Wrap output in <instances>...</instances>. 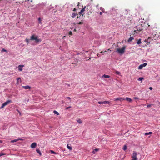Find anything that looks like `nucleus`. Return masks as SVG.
<instances>
[{"mask_svg": "<svg viewBox=\"0 0 160 160\" xmlns=\"http://www.w3.org/2000/svg\"><path fill=\"white\" fill-rule=\"evenodd\" d=\"M102 12H100V14L101 15H102Z\"/></svg>", "mask_w": 160, "mask_h": 160, "instance_id": "nucleus-44", "label": "nucleus"}, {"mask_svg": "<svg viewBox=\"0 0 160 160\" xmlns=\"http://www.w3.org/2000/svg\"><path fill=\"white\" fill-rule=\"evenodd\" d=\"M78 13H72V16H71V17L72 18H75V17H76V16H78Z\"/></svg>", "mask_w": 160, "mask_h": 160, "instance_id": "nucleus-12", "label": "nucleus"}, {"mask_svg": "<svg viewBox=\"0 0 160 160\" xmlns=\"http://www.w3.org/2000/svg\"><path fill=\"white\" fill-rule=\"evenodd\" d=\"M144 79V78L142 77H140L138 79V81H142Z\"/></svg>", "mask_w": 160, "mask_h": 160, "instance_id": "nucleus-29", "label": "nucleus"}, {"mask_svg": "<svg viewBox=\"0 0 160 160\" xmlns=\"http://www.w3.org/2000/svg\"><path fill=\"white\" fill-rule=\"evenodd\" d=\"M71 108V106H69L68 107H67L66 108V109H68L69 108Z\"/></svg>", "mask_w": 160, "mask_h": 160, "instance_id": "nucleus-38", "label": "nucleus"}, {"mask_svg": "<svg viewBox=\"0 0 160 160\" xmlns=\"http://www.w3.org/2000/svg\"><path fill=\"white\" fill-rule=\"evenodd\" d=\"M77 19L78 18H79V17H78V16L77 17Z\"/></svg>", "mask_w": 160, "mask_h": 160, "instance_id": "nucleus-47", "label": "nucleus"}, {"mask_svg": "<svg viewBox=\"0 0 160 160\" xmlns=\"http://www.w3.org/2000/svg\"><path fill=\"white\" fill-rule=\"evenodd\" d=\"M141 39H139L138 40V41L137 42V43L138 44H140L142 43V42L141 41Z\"/></svg>", "mask_w": 160, "mask_h": 160, "instance_id": "nucleus-17", "label": "nucleus"}, {"mask_svg": "<svg viewBox=\"0 0 160 160\" xmlns=\"http://www.w3.org/2000/svg\"><path fill=\"white\" fill-rule=\"evenodd\" d=\"M49 152L51 153H52V154H57V153L55 152L54 151H53V150H50Z\"/></svg>", "mask_w": 160, "mask_h": 160, "instance_id": "nucleus-26", "label": "nucleus"}, {"mask_svg": "<svg viewBox=\"0 0 160 160\" xmlns=\"http://www.w3.org/2000/svg\"><path fill=\"white\" fill-rule=\"evenodd\" d=\"M103 52L102 51V52H100V53H102Z\"/></svg>", "mask_w": 160, "mask_h": 160, "instance_id": "nucleus-48", "label": "nucleus"}, {"mask_svg": "<svg viewBox=\"0 0 160 160\" xmlns=\"http://www.w3.org/2000/svg\"><path fill=\"white\" fill-rule=\"evenodd\" d=\"M67 148L69 150H71L72 149V147L69 145L68 144L67 146Z\"/></svg>", "mask_w": 160, "mask_h": 160, "instance_id": "nucleus-18", "label": "nucleus"}, {"mask_svg": "<svg viewBox=\"0 0 160 160\" xmlns=\"http://www.w3.org/2000/svg\"><path fill=\"white\" fill-rule=\"evenodd\" d=\"M98 104H111V102H110L108 101H103V102L99 101L98 102Z\"/></svg>", "mask_w": 160, "mask_h": 160, "instance_id": "nucleus-6", "label": "nucleus"}, {"mask_svg": "<svg viewBox=\"0 0 160 160\" xmlns=\"http://www.w3.org/2000/svg\"><path fill=\"white\" fill-rule=\"evenodd\" d=\"M12 102V101L10 100H7V101L5 102L4 103L2 104L1 107L0 108H3L5 106L7 105L8 104H10Z\"/></svg>", "mask_w": 160, "mask_h": 160, "instance_id": "nucleus-3", "label": "nucleus"}, {"mask_svg": "<svg viewBox=\"0 0 160 160\" xmlns=\"http://www.w3.org/2000/svg\"><path fill=\"white\" fill-rule=\"evenodd\" d=\"M151 39V38L149 37V38H148L147 40H145V41L146 42H148L149 43H150V41L149 40V39Z\"/></svg>", "mask_w": 160, "mask_h": 160, "instance_id": "nucleus-25", "label": "nucleus"}, {"mask_svg": "<svg viewBox=\"0 0 160 160\" xmlns=\"http://www.w3.org/2000/svg\"><path fill=\"white\" fill-rule=\"evenodd\" d=\"M127 146L126 145H124L123 148V149L125 151L127 149Z\"/></svg>", "mask_w": 160, "mask_h": 160, "instance_id": "nucleus-27", "label": "nucleus"}, {"mask_svg": "<svg viewBox=\"0 0 160 160\" xmlns=\"http://www.w3.org/2000/svg\"><path fill=\"white\" fill-rule=\"evenodd\" d=\"M17 83L18 84L19 82H20V83L22 81L21 78H18L17 79Z\"/></svg>", "mask_w": 160, "mask_h": 160, "instance_id": "nucleus-21", "label": "nucleus"}, {"mask_svg": "<svg viewBox=\"0 0 160 160\" xmlns=\"http://www.w3.org/2000/svg\"><path fill=\"white\" fill-rule=\"evenodd\" d=\"M42 21V19H41V18H38V23L40 24H42V22H41Z\"/></svg>", "mask_w": 160, "mask_h": 160, "instance_id": "nucleus-19", "label": "nucleus"}, {"mask_svg": "<svg viewBox=\"0 0 160 160\" xmlns=\"http://www.w3.org/2000/svg\"><path fill=\"white\" fill-rule=\"evenodd\" d=\"M2 52H3V51L5 52H7V50H5V49H4V48L2 49Z\"/></svg>", "mask_w": 160, "mask_h": 160, "instance_id": "nucleus-34", "label": "nucleus"}, {"mask_svg": "<svg viewBox=\"0 0 160 160\" xmlns=\"http://www.w3.org/2000/svg\"><path fill=\"white\" fill-rule=\"evenodd\" d=\"M126 100H127V101H128L129 102H131L132 101V100L130 98H128V97H127L126 98Z\"/></svg>", "mask_w": 160, "mask_h": 160, "instance_id": "nucleus-22", "label": "nucleus"}, {"mask_svg": "<svg viewBox=\"0 0 160 160\" xmlns=\"http://www.w3.org/2000/svg\"><path fill=\"white\" fill-rule=\"evenodd\" d=\"M22 87L23 88H24L25 89H31V87L28 85H27V86H22Z\"/></svg>", "mask_w": 160, "mask_h": 160, "instance_id": "nucleus-11", "label": "nucleus"}, {"mask_svg": "<svg viewBox=\"0 0 160 160\" xmlns=\"http://www.w3.org/2000/svg\"><path fill=\"white\" fill-rule=\"evenodd\" d=\"M83 24V22H80L78 23H77V24Z\"/></svg>", "mask_w": 160, "mask_h": 160, "instance_id": "nucleus-36", "label": "nucleus"}, {"mask_svg": "<svg viewBox=\"0 0 160 160\" xmlns=\"http://www.w3.org/2000/svg\"><path fill=\"white\" fill-rule=\"evenodd\" d=\"M149 89L150 90H152V88L151 87H150L149 88Z\"/></svg>", "mask_w": 160, "mask_h": 160, "instance_id": "nucleus-42", "label": "nucleus"}, {"mask_svg": "<svg viewBox=\"0 0 160 160\" xmlns=\"http://www.w3.org/2000/svg\"><path fill=\"white\" fill-rule=\"evenodd\" d=\"M125 99L124 98H123L122 97H120V101H122V100H124Z\"/></svg>", "mask_w": 160, "mask_h": 160, "instance_id": "nucleus-33", "label": "nucleus"}, {"mask_svg": "<svg viewBox=\"0 0 160 160\" xmlns=\"http://www.w3.org/2000/svg\"><path fill=\"white\" fill-rule=\"evenodd\" d=\"M126 48L125 46H123L121 48L117 49V51L119 54H122L125 52Z\"/></svg>", "mask_w": 160, "mask_h": 160, "instance_id": "nucleus-2", "label": "nucleus"}, {"mask_svg": "<svg viewBox=\"0 0 160 160\" xmlns=\"http://www.w3.org/2000/svg\"><path fill=\"white\" fill-rule=\"evenodd\" d=\"M30 40H35V42L36 43H38L41 41L40 39L38 38V36H36L34 35H33L31 37Z\"/></svg>", "mask_w": 160, "mask_h": 160, "instance_id": "nucleus-1", "label": "nucleus"}, {"mask_svg": "<svg viewBox=\"0 0 160 160\" xmlns=\"http://www.w3.org/2000/svg\"><path fill=\"white\" fill-rule=\"evenodd\" d=\"M36 145L37 144L36 143L33 142L31 144V147L32 148H34L36 147Z\"/></svg>", "mask_w": 160, "mask_h": 160, "instance_id": "nucleus-10", "label": "nucleus"}, {"mask_svg": "<svg viewBox=\"0 0 160 160\" xmlns=\"http://www.w3.org/2000/svg\"><path fill=\"white\" fill-rule=\"evenodd\" d=\"M26 42H27V44H28V43H29V40L28 39H26L25 40Z\"/></svg>", "mask_w": 160, "mask_h": 160, "instance_id": "nucleus-31", "label": "nucleus"}, {"mask_svg": "<svg viewBox=\"0 0 160 160\" xmlns=\"http://www.w3.org/2000/svg\"><path fill=\"white\" fill-rule=\"evenodd\" d=\"M115 73L118 75H119L120 74V72L118 71H116Z\"/></svg>", "mask_w": 160, "mask_h": 160, "instance_id": "nucleus-32", "label": "nucleus"}, {"mask_svg": "<svg viewBox=\"0 0 160 160\" xmlns=\"http://www.w3.org/2000/svg\"><path fill=\"white\" fill-rule=\"evenodd\" d=\"M102 77L104 78H109L110 77V76L104 74L102 76Z\"/></svg>", "mask_w": 160, "mask_h": 160, "instance_id": "nucleus-15", "label": "nucleus"}, {"mask_svg": "<svg viewBox=\"0 0 160 160\" xmlns=\"http://www.w3.org/2000/svg\"><path fill=\"white\" fill-rule=\"evenodd\" d=\"M77 122L81 124L82 123V121L80 119H78L77 120Z\"/></svg>", "mask_w": 160, "mask_h": 160, "instance_id": "nucleus-20", "label": "nucleus"}, {"mask_svg": "<svg viewBox=\"0 0 160 160\" xmlns=\"http://www.w3.org/2000/svg\"><path fill=\"white\" fill-rule=\"evenodd\" d=\"M0 142H1V140H0Z\"/></svg>", "mask_w": 160, "mask_h": 160, "instance_id": "nucleus-51", "label": "nucleus"}, {"mask_svg": "<svg viewBox=\"0 0 160 160\" xmlns=\"http://www.w3.org/2000/svg\"><path fill=\"white\" fill-rule=\"evenodd\" d=\"M5 154H3L2 152H0V157L2 155H4Z\"/></svg>", "mask_w": 160, "mask_h": 160, "instance_id": "nucleus-35", "label": "nucleus"}, {"mask_svg": "<svg viewBox=\"0 0 160 160\" xmlns=\"http://www.w3.org/2000/svg\"><path fill=\"white\" fill-rule=\"evenodd\" d=\"M36 151L39 154L40 156H41L42 155V153L40 151L39 149L37 148L36 149Z\"/></svg>", "mask_w": 160, "mask_h": 160, "instance_id": "nucleus-14", "label": "nucleus"}, {"mask_svg": "<svg viewBox=\"0 0 160 160\" xmlns=\"http://www.w3.org/2000/svg\"><path fill=\"white\" fill-rule=\"evenodd\" d=\"M31 2H32V0H31Z\"/></svg>", "mask_w": 160, "mask_h": 160, "instance_id": "nucleus-52", "label": "nucleus"}, {"mask_svg": "<svg viewBox=\"0 0 160 160\" xmlns=\"http://www.w3.org/2000/svg\"><path fill=\"white\" fill-rule=\"evenodd\" d=\"M72 32L71 31H70L69 32V35H72Z\"/></svg>", "mask_w": 160, "mask_h": 160, "instance_id": "nucleus-37", "label": "nucleus"}, {"mask_svg": "<svg viewBox=\"0 0 160 160\" xmlns=\"http://www.w3.org/2000/svg\"><path fill=\"white\" fill-rule=\"evenodd\" d=\"M109 50H110V49H108L107 50V51H104V52H107V51H109Z\"/></svg>", "mask_w": 160, "mask_h": 160, "instance_id": "nucleus-43", "label": "nucleus"}, {"mask_svg": "<svg viewBox=\"0 0 160 160\" xmlns=\"http://www.w3.org/2000/svg\"><path fill=\"white\" fill-rule=\"evenodd\" d=\"M98 150H99L98 148L95 149L92 152L93 153H95V152H97L98 151Z\"/></svg>", "mask_w": 160, "mask_h": 160, "instance_id": "nucleus-24", "label": "nucleus"}, {"mask_svg": "<svg viewBox=\"0 0 160 160\" xmlns=\"http://www.w3.org/2000/svg\"><path fill=\"white\" fill-rule=\"evenodd\" d=\"M53 113H54L55 114H57V115H59V113H58V112H57L56 111L54 110V111H53Z\"/></svg>", "mask_w": 160, "mask_h": 160, "instance_id": "nucleus-28", "label": "nucleus"}, {"mask_svg": "<svg viewBox=\"0 0 160 160\" xmlns=\"http://www.w3.org/2000/svg\"><path fill=\"white\" fill-rule=\"evenodd\" d=\"M86 8V6H85L84 8H82L80 12L78 13V14L80 15H82V17L84 15V12L85 11V8Z\"/></svg>", "mask_w": 160, "mask_h": 160, "instance_id": "nucleus-5", "label": "nucleus"}, {"mask_svg": "<svg viewBox=\"0 0 160 160\" xmlns=\"http://www.w3.org/2000/svg\"><path fill=\"white\" fill-rule=\"evenodd\" d=\"M114 99L115 101L119 100L120 97L117 98H115Z\"/></svg>", "mask_w": 160, "mask_h": 160, "instance_id": "nucleus-30", "label": "nucleus"}, {"mask_svg": "<svg viewBox=\"0 0 160 160\" xmlns=\"http://www.w3.org/2000/svg\"><path fill=\"white\" fill-rule=\"evenodd\" d=\"M22 140V139H21V138H19V139H14V140H11V142H16L18 140Z\"/></svg>", "mask_w": 160, "mask_h": 160, "instance_id": "nucleus-13", "label": "nucleus"}, {"mask_svg": "<svg viewBox=\"0 0 160 160\" xmlns=\"http://www.w3.org/2000/svg\"><path fill=\"white\" fill-rule=\"evenodd\" d=\"M137 152L135 151L134 152L133 155L132 157V160H137L138 158L137 157Z\"/></svg>", "mask_w": 160, "mask_h": 160, "instance_id": "nucleus-4", "label": "nucleus"}, {"mask_svg": "<svg viewBox=\"0 0 160 160\" xmlns=\"http://www.w3.org/2000/svg\"><path fill=\"white\" fill-rule=\"evenodd\" d=\"M134 39V38L133 37H130L128 39V42H130L132 41V40Z\"/></svg>", "mask_w": 160, "mask_h": 160, "instance_id": "nucleus-16", "label": "nucleus"}, {"mask_svg": "<svg viewBox=\"0 0 160 160\" xmlns=\"http://www.w3.org/2000/svg\"><path fill=\"white\" fill-rule=\"evenodd\" d=\"M66 98H67L68 99L70 100L71 99V98L70 97H67Z\"/></svg>", "mask_w": 160, "mask_h": 160, "instance_id": "nucleus-40", "label": "nucleus"}, {"mask_svg": "<svg viewBox=\"0 0 160 160\" xmlns=\"http://www.w3.org/2000/svg\"><path fill=\"white\" fill-rule=\"evenodd\" d=\"M152 134V132H146L145 133V135H148L149 134Z\"/></svg>", "mask_w": 160, "mask_h": 160, "instance_id": "nucleus-23", "label": "nucleus"}, {"mask_svg": "<svg viewBox=\"0 0 160 160\" xmlns=\"http://www.w3.org/2000/svg\"><path fill=\"white\" fill-rule=\"evenodd\" d=\"M24 67V65H19L18 67V70L20 71H21L22 70V68Z\"/></svg>", "mask_w": 160, "mask_h": 160, "instance_id": "nucleus-8", "label": "nucleus"}, {"mask_svg": "<svg viewBox=\"0 0 160 160\" xmlns=\"http://www.w3.org/2000/svg\"><path fill=\"white\" fill-rule=\"evenodd\" d=\"M147 65V63L146 62L142 64L139 65L138 67V69H141L144 67H145Z\"/></svg>", "mask_w": 160, "mask_h": 160, "instance_id": "nucleus-7", "label": "nucleus"}, {"mask_svg": "<svg viewBox=\"0 0 160 160\" xmlns=\"http://www.w3.org/2000/svg\"><path fill=\"white\" fill-rule=\"evenodd\" d=\"M16 2L17 3H18V4H19V3H20V2Z\"/></svg>", "mask_w": 160, "mask_h": 160, "instance_id": "nucleus-45", "label": "nucleus"}, {"mask_svg": "<svg viewBox=\"0 0 160 160\" xmlns=\"http://www.w3.org/2000/svg\"><path fill=\"white\" fill-rule=\"evenodd\" d=\"M79 3H78V5H77L78 6H79Z\"/></svg>", "mask_w": 160, "mask_h": 160, "instance_id": "nucleus-49", "label": "nucleus"}, {"mask_svg": "<svg viewBox=\"0 0 160 160\" xmlns=\"http://www.w3.org/2000/svg\"><path fill=\"white\" fill-rule=\"evenodd\" d=\"M76 11V8H74L73 10V11H75H75Z\"/></svg>", "mask_w": 160, "mask_h": 160, "instance_id": "nucleus-41", "label": "nucleus"}, {"mask_svg": "<svg viewBox=\"0 0 160 160\" xmlns=\"http://www.w3.org/2000/svg\"><path fill=\"white\" fill-rule=\"evenodd\" d=\"M132 34H134V33H132Z\"/></svg>", "mask_w": 160, "mask_h": 160, "instance_id": "nucleus-50", "label": "nucleus"}, {"mask_svg": "<svg viewBox=\"0 0 160 160\" xmlns=\"http://www.w3.org/2000/svg\"><path fill=\"white\" fill-rule=\"evenodd\" d=\"M151 105L150 104H148L147 105V107H150L151 106Z\"/></svg>", "mask_w": 160, "mask_h": 160, "instance_id": "nucleus-39", "label": "nucleus"}, {"mask_svg": "<svg viewBox=\"0 0 160 160\" xmlns=\"http://www.w3.org/2000/svg\"><path fill=\"white\" fill-rule=\"evenodd\" d=\"M142 28H140L139 29H138L137 30H135L134 31V32L136 33H138L140 31H141L142 30Z\"/></svg>", "mask_w": 160, "mask_h": 160, "instance_id": "nucleus-9", "label": "nucleus"}, {"mask_svg": "<svg viewBox=\"0 0 160 160\" xmlns=\"http://www.w3.org/2000/svg\"><path fill=\"white\" fill-rule=\"evenodd\" d=\"M134 99H138V98H137V97H134Z\"/></svg>", "mask_w": 160, "mask_h": 160, "instance_id": "nucleus-46", "label": "nucleus"}]
</instances>
